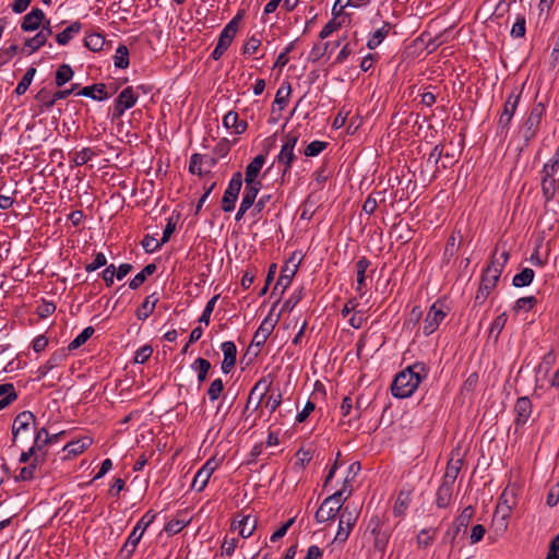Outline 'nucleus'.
<instances>
[{
    "label": "nucleus",
    "mask_w": 559,
    "mask_h": 559,
    "mask_svg": "<svg viewBox=\"0 0 559 559\" xmlns=\"http://www.w3.org/2000/svg\"><path fill=\"white\" fill-rule=\"evenodd\" d=\"M84 45L92 51H100L105 45V37L99 33H93L85 37Z\"/></svg>",
    "instance_id": "37998d69"
},
{
    "label": "nucleus",
    "mask_w": 559,
    "mask_h": 559,
    "mask_svg": "<svg viewBox=\"0 0 559 559\" xmlns=\"http://www.w3.org/2000/svg\"><path fill=\"white\" fill-rule=\"evenodd\" d=\"M546 559H559V534L551 539Z\"/></svg>",
    "instance_id": "774afa93"
},
{
    "label": "nucleus",
    "mask_w": 559,
    "mask_h": 559,
    "mask_svg": "<svg viewBox=\"0 0 559 559\" xmlns=\"http://www.w3.org/2000/svg\"><path fill=\"white\" fill-rule=\"evenodd\" d=\"M162 245L163 243H160V241H158L153 236H148V235H146L142 240V246H143L144 250L150 253L159 249Z\"/></svg>",
    "instance_id": "69168bd1"
},
{
    "label": "nucleus",
    "mask_w": 559,
    "mask_h": 559,
    "mask_svg": "<svg viewBox=\"0 0 559 559\" xmlns=\"http://www.w3.org/2000/svg\"><path fill=\"white\" fill-rule=\"evenodd\" d=\"M73 70L69 64H61L56 72V85L63 86L73 78Z\"/></svg>",
    "instance_id": "c03bdc74"
},
{
    "label": "nucleus",
    "mask_w": 559,
    "mask_h": 559,
    "mask_svg": "<svg viewBox=\"0 0 559 559\" xmlns=\"http://www.w3.org/2000/svg\"><path fill=\"white\" fill-rule=\"evenodd\" d=\"M67 354L63 349L55 352L49 359L37 369V379L46 377L49 371L60 366L66 359Z\"/></svg>",
    "instance_id": "a878e982"
},
{
    "label": "nucleus",
    "mask_w": 559,
    "mask_h": 559,
    "mask_svg": "<svg viewBox=\"0 0 559 559\" xmlns=\"http://www.w3.org/2000/svg\"><path fill=\"white\" fill-rule=\"evenodd\" d=\"M368 530H370L373 536L374 549L384 554L391 537V530L384 526V523L378 515H374L369 520Z\"/></svg>",
    "instance_id": "0eeeda50"
},
{
    "label": "nucleus",
    "mask_w": 559,
    "mask_h": 559,
    "mask_svg": "<svg viewBox=\"0 0 559 559\" xmlns=\"http://www.w3.org/2000/svg\"><path fill=\"white\" fill-rule=\"evenodd\" d=\"M265 163V157L262 154L257 155L246 167L245 183H261L258 179L259 174Z\"/></svg>",
    "instance_id": "aec40b11"
},
{
    "label": "nucleus",
    "mask_w": 559,
    "mask_h": 559,
    "mask_svg": "<svg viewBox=\"0 0 559 559\" xmlns=\"http://www.w3.org/2000/svg\"><path fill=\"white\" fill-rule=\"evenodd\" d=\"M92 444V438L83 437L76 441L69 442L66 444L64 450L68 454L78 455L81 454L85 449Z\"/></svg>",
    "instance_id": "c9c22d12"
},
{
    "label": "nucleus",
    "mask_w": 559,
    "mask_h": 559,
    "mask_svg": "<svg viewBox=\"0 0 559 559\" xmlns=\"http://www.w3.org/2000/svg\"><path fill=\"white\" fill-rule=\"evenodd\" d=\"M299 267V261L295 262L294 258L285 263L282 267L280 277L275 284L273 293H275L280 287L282 288L281 294L285 292V289L290 285L297 270Z\"/></svg>",
    "instance_id": "f3484780"
},
{
    "label": "nucleus",
    "mask_w": 559,
    "mask_h": 559,
    "mask_svg": "<svg viewBox=\"0 0 559 559\" xmlns=\"http://www.w3.org/2000/svg\"><path fill=\"white\" fill-rule=\"evenodd\" d=\"M239 16H235L221 32L217 46L225 48L226 50L231 45L236 33L238 31Z\"/></svg>",
    "instance_id": "b1692460"
},
{
    "label": "nucleus",
    "mask_w": 559,
    "mask_h": 559,
    "mask_svg": "<svg viewBox=\"0 0 559 559\" xmlns=\"http://www.w3.org/2000/svg\"><path fill=\"white\" fill-rule=\"evenodd\" d=\"M436 535H437L436 528L421 530L416 537L417 547L418 548L429 547L433 543Z\"/></svg>",
    "instance_id": "4c0bfd02"
},
{
    "label": "nucleus",
    "mask_w": 559,
    "mask_h": 559,
    "mask_svg": "<svg viewBox=\"0 0 559 559\" xmlns=\"http://www.w3.org/2000/svg\"><path fill=\"white\" fill-rule=\"evenodd\" d=\"M79 95L91 97L96 100H104L108 98L106 86L104 84H94L85 86L79 92Z\"/></svg>",
    "instance_id": "2f4dec72"
},
{
    "label": "nucleus",
    "mask_w": 559,
    "mask_h": 559,
    "mask_svg": "<svg viewBox=\"0 0 559 559\" xmlns=\"http://www.w3.org/2000/svg\"><path fill=\"white\" fill-rule=\"evenodd\" d=\"M94 334V328L87 326L85 328L70 344L69 349L74 350L81 347L86 341Z\"/></svg>",
    "instance_id": "de8ad7c7"
},
{
    "label": "nucleus",
    "mask_w": 559,
    "mask_h": 559,
    "mask_svg": "<svg viewBox=\"0 0 559 559\" xmlns=\"http://www.w3.org/2000/svg\"><path fill=\"white\" fill-rule=\"evenodd\" d=\"M507 314L506 312L499 314L491 323L489 329V335L495 337L496 340L499 337L501 331L503 330L507 323Z\"/></svg>",
    "instance_id": "09e8293b"
},
{
    "label": "nucleus",
    "mask_w": 559,
    "mask_h": 559,
    "mask_svg": "<svg viewBox=\"0 0 559 559\" xmlns=\"http://www.w3.org/2000/svg\"><path fill=\"white\" fill-rule=\"evenodd\" d=\"M45 19V13L41 9L33 8L31 12H28L22 21L21 28L24 32H33L36 31L43 20Z\"/></svg>",
    "instance_id": "4be33fe9"
},
{
    "label": "nucleus",
    "mask_w": 559,
    "mask_h": 559,
    "mask_svg": "<svg viewBox=\"0 0 559 559\" xmlns=\"http://www.w3.org/2000/svg\"><path fill=\"white\" fill-rule=\"evenodd\" d=\"M462 465H463V459L460 456V453L459 452H456V454L452 453V456L448 462L442 483L453 485L455 479L459 476Z\"/></svg>",
    "instance_id": "5701e85b"
},
{
    "label": "nucleus",
    "mask_w": 559,
    "mask_h": 559,
    "mask_svg": "<svg viewBox=\"0 0 559 559\" xmlns=\"http://www.w3.org/2000/svg\"><path fill=\"white\" fill-rule=\"evenodd\" d=\"M341 25H342L341 22H337L335 19H332L321 29V32L319 34L320 38L324 39V38L329 37L333 32L338 29L341 27Z\"/></svg>",
    "instance_id": "338daca9"
},
{
    "label": "nucleus",
    "mask_w": 559,
    "mask_h": 559,
    "mask_svg": "<svg viewBox=\"0 0 559 559\" xmlns=\"http://www.w3.org/2000/svg\"><path fill=\"white\" fill-rule=\"evenodd\" d=\"M559 190V147L544 165L542 171V192L548 202L555 198Z\"/></svg>",
    "instance_id": "f03ea898"
},
{
    "label": "nucleus",
    "mask_w": 559,
    "mask_h": 559,
    "mask_svg": "<svg viewBox=\"0 0 559 559\" xmlns=\"http://www.w3.org/2000/svg\"><path fill=\"white\" fill-rule=\"evenodd\" d=\"M257 524L258 521L255 516L239 514L234 519L231 530L238 531V534L242 538H248L253 534Z\"/></svg>",
    "instance_id": "2eb2a0df"
},
{
    "label": "nucleus",
    "mask_w": 559,
    "mask_h": 559,
    "mask_svg": "<svg viewBox=\"0 0 559 559\" xmlns=\"http://www.w3.org/2000/svg\"><path fill=\"white\" fill-rule=\"evenodd\" d=\"M453 485L442 483L437 490L436 503L439 508H447L452 499Z\"/></svg>",
    "instance_id": "473e14b6"
},
{
    "label": "nucleus",
    "mask_w": 559,
    "mask_h": 559,
    "mask_svg": "<svg viewBox=\"0 0 559 559\" xmlns=\"http://www.w3.org/2000/svg\"><path fill=\"white\" fill-rule=\"evenodd\" d=\"M222 350L224 354V359L222 361V371L224 373H229L236 365V355H237L236 345L229 341L224 342L222 344Z\"/></svg>",
    "instance_id": "393cba45"
},
{
    "label": "nucleus",
    "mask_w": 559,
    "mask_h": 559,
    "mask_svg": "<svg viewBox=\"0 0 559 559\" xmlns=\"http://www.w3.org/2000/svg\"><path fill=\"white\" fill-rule=\"evenodd\" d=\"M115 67L126 69L129 66V50L127 46L119 45L114 56Z\"/></svg>",
    "instance_id": "a18cd8bd"
},
{
    "label": "nucleus",
    "mask_w": 559,
    "mask_h": 559,
    "mask_svg": "<svg viewBox=\"0 0 559 559\" xmlns=\"http://www.w3.org/2000/svg\"><path fill=\"white\" fill-rule=\"evenodd\" d=\"M46 44L45 40V34L37 33L34 37L28 38L24 43V47L28 48V55L37 51L40 47H43Z\"/></svg>",
    "instance_id": "8fccbe9b"
},
{
    "label": "nucleus",
    "mask_w": 559,
    "mask_h": 559,
    "mask_svg": "<svg viewBox=\"0 0 559 559\" xmlns=\"http://www.w3.org/2000/svg\"><path fill=\"white\" fill-rule=\"evenodd\" d=\"M203 155L193 154L189 163V171L193 175H202Z\"/></svg>",
    "instance_id": "bf43d9fd"
},
{
    "label": "nucleus",
    "mask_w": 559,
    "mask_h": 559,
    "mask_svg": "<svg viewBox=\"0 0 559 559\" xmlns=\"http://www.w3.org/2000/svg\"><path fill=\"white\" fill-rule=\"evenodd\" d=\"M241 186L242 175L240 171H236L234 173L222 199V209L224 212H231L235 209V203L238 199Z\"/></svg>",
    "instance_id": "9b49d317"
},
{
    "label": "nucleus",
    "mask_w": 559,
    "mask_h": 559,
    "mask_svg": "<svg viewBox=\"0 0 559 559\" xmlns=\"http://www.w3.org/2000/svg\"><path fill=\"white\" fill-rule=\"evenodd\" d=\"M535 273L532 269L525 267L522 272L514 275L512 284L515 287H525L530 285L534 280Z\"/></svg>",
    "instance_id": "ea45409f"
},
{
    "label": "nucleus",
    "mask_w": 559,
    "mask_h": 559,
    "mask_svg": "<svg viewBox=\"0 0 559 559\" xmlns=\"http://www.w3.org/2000/svg\"><path fill=\"white\" fill-rule=\"evenodd\" d=\"M260 46H261V39L253 35L246 40L243 48H242V52H243V55H252L258 51Z\"/></svg>",
    "instance_id": "052dcab7"
},
{
    "label": "nucleus",
    "mask_w": 559,
    "mask_h": 559,
    "mask_svg": "<svg viewBox=\"0 0 559 559\" xmlns=\"http://www.w3.org/2000/svg\"><path fill=\"white\" fill-rule=\"evenodd\" d=\"M261 187L262 183H246L241 203L251 207L255 201V198Z\"/></svg>",
    "instance_id": "58836bf2"
},
{
    "label": "nucleus",
    "mask_w": 559,
    "mask_h": 559,
    "mask_svg": "<svg viewBox=\"0 0 559 559\" xmlns=\"http://www.w3.org/2000/svg\"><path fill=\"white\" fill-rule=\"evenodd\" d=\"M238 546V540L236 538L225 537L223 544L221 546V552L223 556L231 557Z\"/></svg>",
    "instance_id": "4d7b16f0"
},
{
    "label": "nucleus",
    "mask_w": 559,
    "mask_h": 559,
    "mask_svg": "<svg viewBox=\"0 0 559 559\" xmlns=\"http://www.w3.org/2000/svg\"><path fill=\"white\" fill-rule=\"evenodd\" d=\"M447 314L445 306L439 301L435 302L424 320L423 333L428 336L437 331Z\"/></svg>",
    "instance_id": "9d476101"
},
{
    "label": "nucleus",
    "mask_w": 559,
    "mask_h": 559,
    "mask_svg": "<svg viewBox=\"0 0 559 559\" xmlns=\"http://www.w3.org/2000/svg\"><path fill=\"white\" fill-rule=\"evenodd\" d=\"M36 463L32 462L28 466L21 468L20 474L16 476V480H31L35 477Z\"/></svg>",
    "instance_id": "0e129e2a"
},
{
    "label": "nucleus",
    "mask_w": 559,
    "mask_h": 559,
    "mask_svg": "<svg viewBox=\"0 0 559 559\" xmlns=\"http://www.w3.org/2000/svg\"><path fill=\"white\" fill-rule=\"evenodd\" d=\"M155 513L152 511H147L133 527L130 533L127 542L123 545V550L128 551V554H132L136 548L139 542L141 540L145 530L153 523L155 520Z\"/></svg>",
    "instance_id": "6e6552de"
},
{
    "label": "nucleus",
    "mask_w": 559,
    "mask_h": 559,
    "mask_svg": "<svg viewBox=\"0 0 559 559\" xmlns=\"http://www.w3.org/2000/svg\"><path fill=\"white\" fill-rule=\"evenodd\" d=\"M276 324V320H272L271 318H265L258 330L255 331L251 345L255 347H261L265 344L269 336L272 334Z\"/></svg>",
    "instance_id": "a211bd4d"
},
{
    "label": "nucleus",
    "mask_w": 559,
    "mask_h": 559,
    "mask_svg": "<svg viewBox=\"0 0 559 559\" xmlns=\"http://www.w3.org/2000/svg\"><path fill=\"white\" fill-rule=\"evenodd\" d=\"M345 498H342V493H332L323 500L320 508L316 512V520L319 523H324L333 520L336 514L342 512L344 509L343 504Z\"/></svg>",
    "instance_id": "39448f33"
},
{
    "label": "nucleus",
    "mask_w": 559,
    "mask_h": 559,
    "mask_svg": "<svg viewBox=\"0 0 559 559\" xmlns=\"http://www.w3.org/2000/svg\"><path fill=\"white\" fill-rule=\"evenodd\" d=\"M153 354V348L151 345H144L140 347L134 355V362L144 364L148 360V358Z\"/></svg>",
    "instance_id": "13d9d810"
},
{
    "label": "nucleus",
    "mask_w": 559,
    "mask_h": 559,
    "mask_svg": "<svg viewBox=\"0 0 559 559\" xmlns=\"http://www.w3.org/2000/svg\"><path fill=\"white\" fill-rule=\"evenodd\" d=\"M421 316H423L421 309L417 306L413 307V309L411 310V312L408 314L407 320L404 322V326L406 329L412 330L413 328H415L418 324Z\"/></svg>",
    "instance_id": "6e6d98bb"
},
{
    "label": "nucleus",
    "mask_w": 559,
    "mask_h": 559,
    "mask_svg": "<svg viewBox=\"0 0 559 559\" xmlns=\"http://www.w3.org/2000/svg\"><path fill=\"white\" fill-rule=\"evenodd\" d=\"M514 412L516 415L514 420L515 426L521 427L525 425L532 414L531 400L526 396L519 397L514 406Z\"/></svg>",
    "instance_id": "6ab92c4d"
},
{
    "label": "nucleus",
    "mask_w": 559,
    "mask_h": 559,
    "mask_svg": "<svg viewBox=\"0 0 559 559\" xmlns=\"http://www.w3.org/2000/svg\"><path fill=\"white\" fill-rule=\"evenodd\" d=\"M537 304V299L534 296L522 297L516 300L514 310L515 311H528Z\"/></svg>",
    "instance_id": "864d4df0"
},
{
    "label": "nucleus",
    "mask_w": 559,
    "mask_h": 559,
    "mask_svg": "<svg viewBox=\"0 0 559 559\" xmlns=\"http://www.w3.org/2000/svg\"><path fill=\"white\" fill-rule=\"evenodd\" d=\"M508 260L509 252L507 250L501 252L498 249L495 250L491 261L481 277L480 284L484 285V289H493L496 287Z\"/></svg>",
    "instance_id": "7ed1b4c3"
},
{
    "label": "nucleus",
    "mask_w": 559,
    "mask_h": 559,
    "mask_svg": "<svg viewBox=\"0 0 559 559\" xmlns=\"http://www.w3.org/2000/svg\"><path fill=\"white\" fill-rule=\"evenodd\" d=\"M35 423V416L29 411H24L20 413L12 425V435H13V441L16 440L17 435L21 431L28 430L29 427Z\"/></svg>",
    "instance_id": "412c9836"
},
{
    "label": "nucleus",
    "mask_w": 559,
    "mask_h": 559,
    "mask_svg": "<svg viewBox=\"0 0 559 559\" xmlns=\"http://www.w3.org/2000/svg\"><path fill=\"white\" fill-rule=\"evenodd\" d=\"M270 386L271 382L269 380H266L265 378L260 379L250 391L247 406L253 403V399L257 396V403H254V408H258L262 403L265 394L267 393Z\"/></svg>",
    "instance_id": "bb28decb"
},
{
    "label": "nucleus",
    "mask_w": 559,
    "mask_h": 559,
    "mask_svg": "<svg viewBox=\"0 0 559 559\" xmlns=\"http://www.w3.org/2000/svg\"><path fill=\"white\" fill-rule=\"evenodd\" d=\"M191 369L197 372L199 383L206 380L207 373L211 369V362L204 358L198 357L192 364Z\"/></svg>",
    "instance_id": "f704fd0d"
},
{
    "label": "nucleus",
    "mask_w": 559,
    "mask_h": 559,
    "mask_svg": "<svg viewBox=\"0 0 559 559\" xmlns=\"http://www.w3.org/2000/svg\"><path fill=\"white\" fill-rule=\"evenodd\" d=\"M158 301V297L152 294L145 298L142 305L136 310V318L141 321L146 320L154 311Z\"/></svg>",
    "instance_id": "c756f323"
},
{
    "label": "nucleus",
    "mask_w": 559,
    "mask_h": 559,
    "mask_svg": "<svg viewBox=\"0 0 559 559\" xmlns=\"http://www.w3.org/2000/svg\"><path fill=\"white\" fill-rule=\"evenodd\" d=\"M545 112L546 108L542 103L535 104L532 107L522 127V136L525 140V142H530L536 136L542 119L545 116Z\"/></svg>",
    "instance_id": "423d86ee"
},
{
    "label": "nucleus",
    "mask_w": 559,
    "mask_h": 559,
    "mask_svg": "<svg viewBox=\"0 0 559 559\" xmlns=\"http://www.w3.org/2000/svg\"><path fill=\"white\" fill-rule=\"evenodd\" d=\"M299 135L296 132H289L284 136V142L277 155V163L281 165L283 175L290 171L293 163L297 156L295 154V146L298 142Z\"/></svg>",
    "instance_id": "20e7f679"
},
{
    "label": "nucleus",
    "mask_w": 559,
    "mask_h": 559,
    "mask_svg": "<svg viewBox=\"0 0 559 559\" xmlns=\"http://www.w3.org/2000/svg\"><path fill=\"white\" fill-rule=\"evenodd\" d=\"M81 29V22L75 21L71 25H69L64 31L57 34L56 40L59 45L64 46L73 38L74 35L79 34Z\"/></svg>",
    "instance_id": "72a5a7b5"
},
{
    "label": "nucleus",
    "mask_w": 559,
    "mask_h": 559,
    "mask_svg": "<svg viewBox=\"0 0 559 559\" xmlns=\"http://www.w3.org/2000/svg\"><path fill=\"white\" fill-rule=\"evenodd\" d=\"M392 27V24L389 22L383 23V25L374 31L368 38L367 47L369 49L377 48L388 36L390 29Z\"/></svg>",
    "instance_id": "7c9ffc66"
},
{
    "label": "nucleus",
    "mask_w": 559,
    "mask_h": 559,
    "mask_svg": "<svg viewBox=\"0 0 559 559\" xmlns=\"http://www.w3.org/2000/svg\"><path fill=\"white\" fill-rule=\"evenodd\" d=\"M139 98L132 86L123 88L115 102V109L112 112V120L120 118L123 112L133 107Z\"/></svg>",
    "instance_id": "f8f14e48"
},
{
    "label": "nucleus",
    "mask_w": 559,
    "mask_h": 559,
    "mask_svg": "<svg viewBox=\"0 0 559 559\" xmlns=\"http://www.w3.org/2000/svg\"><path fill=\"white\" fill-rule=\"evenodd\" d=\"M216 467L217 463L214 460L206 461L194 475L191 487L199 492L204 490Z\"/></svg>",
    "instance_id": "dca6fc26"
},
{
    "label": "nucleus",
    "mask_w": 559,
    "mask_h": 559,
    "mask_svg": "<svg viewBox=\"0 0 559 559\" xmlns=\"http://www.w3.org/2000/svg\"><path fill=\"white\" fill-rule=\"evenodd\" d=\"M328 146L326 142L323 141H312L305 148V155L308 157L318 156L325 147Z\"/></svg>",
    "instance_id": "3c124183"
},
{
    "label": "nucleus",
    "mask_w": 559,
    "mask_h": 559,
    "mask_svg": "<svg viewBox=\"0 0 559 559\" xmlns=\"http://www.w3.org/2000/svg\"><path fill=\"white\" fill-rule=\"evenodd\" d=\"M156 271V265L154 263H150L144 266V269L138 273L129 283V287L131 289L139 288L147 278V276L152 275Z\"/></svg>",
    "instance_id": "e433bc0d"
},
{
    "label": "nucleus",
    "mask_w": 559,
    "mask_h": 559,
    "mask_svg": "<svg viewBox=\"0 0 559 559\" xmlns=\"http://www.w3.org/2000/svg\"><path fill=\"white\" fill-rule=\"evenodd\" d=\"M224 390V383L222 379H215L207 389V395L211 401H216Z\"/></svg>",
    "instance_id": "5fc2aeb1"
},
{
    "label": "nucleus",
    "mask_w": 559,
    "mask_h": 559,
    "mask_svg": "<svg viewBox=\"0 0 559 559\" xmlns=\"http://www.w3.org/2000/svg\"><path fill=\"white\" fill-rule=\"evenodd\" d=\"M36 73V69L31 67L27 69V71L25 72L24 76L22 78V80L19 82L16 88H15V93L17 95H23L27 88L29 87L32 81H33V78Z\"/></svg>",
    "instance_id": "49530a36"
},
{
    "label": "nucleus",
    "mask_w": 559,
    "mask_h": 559,
    "mask_svg": "<svg viewBox=\"0 0 559 559\" xmlns=\"http://www.w3.org/2000/svg\"><path fill=\"white\" fill-rule=\"evenodd\" d=\"M292 93V86L288 82H283L282 85L278 87L274 104L278 105V109L283 110L284 107L287 104L288 97Z\"/></svg>",
    "instance_id": "79ce46f5"
},
{
    "label": "nucleus",
    "mask_w": 559,
    "mask_h": 559,
    "mask_svg": "<svg viewBox=\"0 0 559 559\" xmlns=\"http://www.w3.org/2000/svg\"><path fill=\"white\" fill-rule=\"evenodd\" d=\"M357 511L355 509L350 510L349 506H345L340 514L338 528L334 540L340 543L346 542L357 522Z\"/></svg>",
    "instance_id": "1a4fd4ad"
},
{
    "label": "nucleus",
    "mask_w": 559,
    "mask_h": 559,
    "mask_svg": "<svg viewBox=\"0 0 559 559\" xmlns=\"http://www.w3.org/2000/svg\"><path fill=\"white\" fill-rule=\"evenodd\" d=\"M218 295H215L213 296L205 305V308L201 314V317L199 318V322L200 323H204L205 325H209L210 323V318H211V314L214 310V307H215V304L218 299Z\"/></svg>",
    "instance_id": "603ef678"
},
{
    "label": "nucleus",
    "mask_w": 559,
    "mask_h": 559,
    "mask_svg": "<svg viewBox=\"0 0 559 559\" xmlns=\"http://www.w3.org/2000/svg\"><path fill=\"white\" fill-rule=\"evenodd\" d=\"M428 376V368L424 362H415L399 372L391 385L394 397H409Z\"/></svg>",
    "instance_id": "f257e3e1"
},
{
    "label": "nucleus",
    "mask_w": 559,
    "mask_h": 559,
    "mask_svg": "<svg viewBox=\"0 0 559 559\" xmlns=\"http://www.w3.org/2000/svg\"><path fill=\"white\" fill-rule=\"evenodd\" d=\"M521 92L514 88L508 98L506 99L503 110L499 117L498 126L501 130H507L509 124L516 111L518 105L520 103Z\"/></svg>",
    "instance_id": "ddd939ff"
},
{
    "label": "nucleus",
    "mask_w": 559,
    "mask_h": 559,
    "mask_svg": "<svg viewBox=\"0 0 559 559\" xmlns=\"http://www.w3.org/2000/svg\"><path fill=\"white\" fill-rule=\"evenodd\" d=\"M525 35V19L522 15L516 17L515 23L511 29V36L514 38H521Z\"/></svg>",
    "instance_id": "e2e57ef3"
},
{
    "label": "nucleus",
    "mask_w": 559,
    "mask_h": 559,
    "mask_svg": "<svg viewBox=\"0 0 559 559\" xmlns=\"http://www.w3.org/2000/svg\"><path fill=\"white\" fill-rule=\"evenodd\" d=\"M518 489L514 486H507L502 491L499 503L496 509V514L501 515L502 520L510 516L512 509L516 506Z\"/></svg>",
    "instance_id": "4468645a"
},
{
    "label": "nucleus",
    "mask_w": 559,
    "mask_h": 559,
    "mask_svg": "<svg viewBox=\"0 0 559 559\" xmlns=\"http://www.w3.org/2000/svg\"><path fill=\"white\" fill-rule=\"evenodd\" d=\"M411 502V493L401 491L395 501L393 513L395 516H403L408 509Z\"/></svg>",
    "instance_id": "a19ab883"
},
{
    "label": "nucleus",
    "mask_w": 559,
    "mask_h": 559,
    "mask_svg": "<svg viewBox=\"0 0 559 559\" xmlns=\"http://www.w3.org/2000/svg\"><path fill=\"white\" fill-rule=\"evenodd\" d=\"M474 515V508L468 506L463 509L461 514L456 518L453 524V534L451 536V543H454L456 535L463 530L466 531L471 519Z\"/></svg>",
    "instance_id": "cd10ccee"
},
{
    "label": "nucleus",
    "mask_w": 559,
    "mask_h": 559,
    "mask_svg": "<svg viewBox=\"0 0 559 559\" xmlns=\"http://www.w3.org/2000/svg\"><path fill=\"white\" fill-rule=\"evenodd\" d=\"M94 156L95 153L93 150L86 147L75 154L74 163L76 166H82L90 162Z\"/></svg>",
    "instance_id": "680f3d73"
},
{
    "label": "nucleus",
    "mask_w": 559,
    "mask_h": 559,
    "mask_svg": "<svg viewBox=\"0 0 559 559\" xmlns=\"http://www.w3.org/2000/svg\"><path fill=\"white\" fill-rule=\"evenodd\" d=\"M370 265V261L362 257L356 262L357 287L356 290L362 297L366 292V272Z\"/></svg>",
    "instance_id": "c85d7f7f"
}]
</instances>
